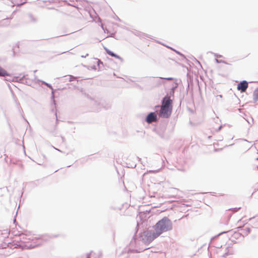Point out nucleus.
Instances as JSON below:
<instances>
[{
    "label": "nucleus",
    "instance_id": "49530a36",
    "mask_svg": "<svg viewBox=\"0 0 258 258\" xmlns=\"http://www.w3.org/2000/svg\"><path fill=\"white\" fill-rule=\"evenodd\" d=\"M257 153L258 154V151L257 152ZM256 160H258V157L256 159Z\"/></svg>",
    "mask_w": 258,
    "mask_h": 258
},
{
    "label": "nucleus",
    "instance_id": "c756f323",
    "mask_svg": "<svg viewBox=\"0 0 258 258\" xmlns=\"http://www.w3.org/2000/svg\"><path fill=\"white\" fill-rule=\"evenodd\" d=\"M61 140H62V143H65V142H66V139H65V138H64V137H63V136H61Z\"/></svg>",
    "mask_w": 258,
    "mask_h": 258
},
{
    "label": "nucleus",
    "instance_id": "a18cd8bd",
    "mask_svg": "<svg viewBox=\"0 0 258 258\" xmlns=\"http://www.w3.org/2000/svg\"><path fill=\"white\" fill-rule=\"evenodd\" d=\"M159 107V105H157V106H156V107Z\"/></svg>",
    "mask_w": 258,
    "mask_h": 258
},
{
    "label": "nucleus",
    "instance_id": "a19ab883",
    "mask_svg": "<svg viewBox=\"0 0 258 258\" xmlns=\"http://www.w3.org/2000/svg\"><path fill=\"white\" fill-rule=\"evenodd\" d=\"M251 119L252 122H253V118H251Z\"/></svg>",
    "mask_w": 258,
    "mask_h": 258
},
{
    "label": "nucleus",
    "instance_id": "0eeeda50",
    "mask_svg": "<svg viewBox=\"0 0 258 258\" xmlns=\"http://www.w3.org/2000/svg\"><path fill=\"white\" fill-rule=\"evenodd\" d=\"M173 101L170 98V96L167 94L162 100L161 107L172 109Z\"/></svg>",
    "mask_w": 258,
    "mask_h": 258
},
{
    "label": "nucleus",
    "instance_id": "e433bc0d",
    "mask_svg": "<svg viewBox=\"0 0 258 258\" xmlns=\"http://www.w3.org/2000/svg\"><path fill=\"white\" fill-rule=\"evenodd\" d=\"M222 126H220L218 128V130L217 131H220L221 130V129L222 128Z\"/></svg>",
    "mask_w": 258,
    "mask_h": 258
},
{
    "label": "nucleus",
    "instance_id": "37998d69",
    "mask_svg": "<svg viewBox=\"0 0 258 258\" xmlns=\"http://www.w3.org/2000/svg\"><path fill=\"white\" fill-rule=\"evenodd\" d=\"M197 61L199 64H200V61H198V60H197Z\"/></svg>",
    "mask_w": 258,
    "mask_h": 258
},
{
    "label": "nucleus",
    "instance_id": "393cba45",
    "mask_svg": "<svg viewBox=\"0 0 258 258\" xmlns=\"http://www.w3.org/2000/svg\"><path fill=\"white\" fill-rule=\"evenodd\" d=\"M113 57L120 59L121 61L123 60L122 58H121L120 56H119L118 55H117L116 53H115V55H114Z\"/></svg>",
    "mask_w": 258,
    "mask_h": 258
},
{
    "label": "nucleus",
    "instance_id": "79ce46f5",
    "mask_svg": "<svg viewBox=\"0 0 258 258\" xmlns=\"http://www.w3.org/2000/svg\"><path fill=\"white\" fill-rule=\"evenodd\" d=\"M219 96L221 98L222 97V96L221 95H220Z\"/></svg>",
    "mask_w": 258,
    "mask_h": 258
},
{
    "label": "nucleus",
    "instance_id": "6ab92c4d",
    "mask_svg": "<svg viewBox=\"0 0 258 258\" xmlns=\"http://www.w3.org/2000/svg\"><path fill=\"white\" fill-rule=\"evenodd\" d=\"M96 59L97 60V66H98L99 69H101L102 67H103V62L101 60H100L98 58H96Z\"/></svg>",
    "mask_w": 258,
    "mask_h": 258
},
{
    "label": "nucleus",
    "instance_id": "2eb2a0df",
    "mask_svg": "<svg viewBox=\"0 0 258 258\" xmlns=\"http://www.w3.org/2000/svg\"><path fill=\"white\" fill-rule=\"evenodd\" d=\"M240 231H241L243 233V235H247L250 232L251 229L249 227H246L244 229H241Z\"/></svg>",
    "mask_w": 258,
    "mask_h": 258
},
{
    "label": "nucleus",
    "instance_id": "de8ad7c7",
    "mask_svg": "<svg viewBox=\"0 0 258 258\" xmlns=\"http://www.w3.org/2000/svg\"><path fill=\"white\" fill-rule=\"evenodd\" d=\"M95 68V66H94V67H93V69H94Z\"/></svg>",
    "mask_w": 258,
    "mask_h": 258
},
{
    "label": "nucleus",
    "instance_id": "2f4dec72",
    "mask_svg": "<svg viewBox=\"0 0 258 258\" xmlns=\"http://www.w3.org/2000/svg\"><path fill=\"white\" fill-rule=\"evenodd\" d=\"M159 171V170H151L150 171V172H152V173H156L157 172H158Z\"/></svg>",
    "mask_w": 258,
    "mask_h": 258
},
{
    "label": "nucleus",
    "instance_id": "3c124183",
    "mask_svg": "<svg viewBox=\"0 0 258 258\" xmlns=\"http://www.w3.org/2000/svg\"><path fill=\"white\" fill-rule=\"evenodd\" d=\"M138 159H139V160H141V158H139V157H138Z\"/></svg>",
    "mask_w": 258,
    "mask_h": 258
},
{
    "label": "nucleus",
    "instance_id": "603ef678",
    "mask_svg": "<svg viewBox=\"0 0 258 258\" xmlns=\"http://www.w3.org/2000/svg\"><path fill=\"white\" fill-rule=\"evenodd\" d=\"M138 159H139V160H141V158H139V157H138Z\"/></svg>",
    "mask_w": 258,
    "mask_h": 258
},
{
    "label": "nucleus",
    "instance_id": "4c0bfd02",
    "mask_svg": "<svg viewBox=\"0 0 258 258\" xmlns=\"http://www.w3.org/2000/svg\"><path fill=\"white\" fill-rule=\"evenodd\" d=\"M148 248H147V247H146V248H142V249H141V251H144V250H146V249H148Z\"/></svg>",
    "mask_w": 258,
    "mask_h": 258
},
{
    "label": "nucleus",
    "instance_id": "f704fd0d",
    "mask_svg": "<svg viewBox=\"0 0 258 258\" xmlns=\"http://www.w3.org/2000/svg\"><path fill=\"white\" fill-rule=\"evenodd\" d=\"M87 56H88V54L87 53L85 55H81V57L82 58H86Z\"/></svg>",
    "mask_w": 258,
    "mask_h": 258
},
{
    "label": "nucleus",
    "instance_id": "9b49d317",
    "mask_svg": "<svg viewBox=\"0 0 258 258\" xmlns=\"http://www.w3.org/2000/svg\"><path fill=\"white\" fill-rule=\"evenodd\" d=\"M20 236L21 240L24 243H27L29 241H34V237H35L34 236L27 235L26 234H21Z\"/></svg>",
    "mask_w": 258,
    "mask_h": 258
},
{
    "label": "nucleus",
    "instance_id": "4468645a",
    "mask_svg": "<svg viewBox=\"0 0 258 258\" xmlns=\"http://www.w3.org/2000/svg\"><path fill=\"white\" fill-rule=\"evenodd\" d=\"M6 76H10L9 73L0 66V77H4Z\"/></svg>",
    "mask_w": 258,
    "mask_h": 258
},
{
    "label": "nucleus",
    "instance_id": "f3484780",
    "mask_svg": "<svg viewBox=\"0 0 258 258\" xmlns=\"http://www.w3.org/2000/svg\"><path fill=\"white\" fill-rule=\"evenodd\" d=\"M86 258H100V256L99 254L90 253V254H87Z\"/></svg>",
    "mask_w": 258,
    "mask_h": 258
},
{
    "label": "nucleus",
    "instance_id": "c03bdc74",
    "mask_svg": "<svg viewBox=\"0 0 258 258\" xmlns=\"http://www.w3.org/2000/svg\"><path fill=\"white\" fill-rule=\"evenodd\" d=\"M217 248H221L222 247V245H221L220 247H217Z\"/></svg>",
    "mask_w": 258,
    "mask_h": 258
},
{
    "label": "nucleus",
    "instance_id": "473e14b6",
    "mask_svg": "<svg viewBox=\"0 0 258 258\" xmlns=\"http://www.w3.org/2000/svg\"><path fill=\"white\" fill-rule=\"evenodd\" d=\"M55 115L56 116V123H57V122H58V119H57V113H56V112L55 113Z\"/></svg>",
    "mask_w": 258,
    "mask_h": 258
},
{
    "label": "nucleus",
    "instance_id": "cd10ccee",
    "mask_svg": "<svg viewBox=\"0 0 258 258\" xmlns=\"http://www.w3.org/2000/svg\"><path fill=\"white\" fill-rule=\"evenodd\" d=\"M214 56L215 57H216L217 58H218V57H222V55H220V54H218L217 53H214Z\"/></svg>",
    "mask_w": 258,
    "mask_h": 258
},
{
    "label": "nucleus",
    "instance_id": "1a4fd4ad",
    "mask_svg": "<svg viewBox=\"0 0 258 258\" xmlns=\"http://www.w3.org/2000/svg\"><path fill=\"white\" fill-rule=\"evenodd\" d=\"M157 114L155 112H151L148 114L145 118V121L148 123H151L152 122H156L158 121Z\"/></svg>",
    "mask_w": 258,
    "mask_h": 258
},
{
    "label": "nucleus",
    "instance_id": "ea45409f",
    "mask_svg": "<svg viewBox=\"0 0 258 258\" xmlns=\"http://www.w3.org/2000/svg\"><path fill=\"white\" fill-rule=\"evenodd\" d=\"M54 148L55 149H56V150H58V151L60 152V150H58V149H56V148Z\"/></svg>",
    "mask_w": 258,
    "mask_h": 258
},
{
    "label": "nucleus",
    "instance_id": "f03ea898",
    "mask_svg": "<svg viewBox=\"0 0 258 258\" xmlns=\"http://www.w3.org/2000/svg\"><path fill=\"white\" fill-rule=\"evenodd\" d=\"M172 227V222L167 217H164L154 226V230L158 236L164 232L171 230Z\"/></svg>",
    "mask_w": 258,
    "mask_h": 258
},
{
    "label": "nucleus",
    "instance_id": "a878e982",
    "mask_svg": "<svg viewBox=\"0 0 258 258\" xmlns=\"http://www.w3.org/2000/svg\"><path fill=\"white\" fill-rule=\"evenodd\" d=\"M45 85H46L47 87H48L49 88H50V89L51 90V91H52V89H53V88H52V85H51L50 84H49V83H45Z\"/></svg>",
    "mask_w": 258,
    "mask_h": 258
},
{
    "label": "nucleus",
    "instance_id": "6e6552de",
    "mask_svg": "<svg viewBox=\"0 0 258 258\" xmlns=\"http://www.w3.org/2000/svg\"><path fill=\"white\" fill-rule=\"evenodd\" d=\"M172 110L171 108L161 107L159 115L160 117L167 118L171 115Z\"/></svg>",
    "mask_w": 258,
    "mask_h": 258
},
{
    "label": "nucleus",
    "instance_id": "f257e3e1",
    "mask_svg": "<svg viewBox=\"0 0 258 258\" xmlns=\"http://www.w3.org/2000/svg\"><path fill=\"white\" fill-rule=\"evenodd\" d=\"M158 237L155 230H146L140 233L139 237H137V235H134L130 242V245L132 246L137 245V241L139 240L145 244H149Z\"/></svg>",
    "mask_w": 258,
    "mask_h": 258
},
{
    "label": "nucleus",
    "instance_id": "b1692460",
    "mask_svg": "<svg viewBox=\"0 0 258 258\" xmlns=\"http://www.w3.org/2000/svg\"><path fill=\"white\" fill-rule=\"evenodd\" d=\"M241 208V207H238V208H232V209H229V210H232L233 212H237L239 209H240Z\"/></svg>",
    "mask_w": 258,
    "mask_h": 258
},
{
    "label": "nucleus",
    "instance_id": "bb28decb",
    "mask_svg": "<svg viewBox=\"0 0 258 258\" xmlns=\"http://www.w3.org/2000/svg\"><path fill=\"white\" fill-rule=\"evenodd\" d=\"M257 190H258V183L254 185V188L253 192H256Z\"/></svg>",
    "mask_w": 258,
    "mask_h": 258
},
{
    "label": "nucleus",
    "instance_id": "5701e85b",
    "mask_svg": "<svg viewBox=\"0 0 258 258\" xmlns=\"http://www.w3.org/2000/svg\"><path fill=\"white\" fill-rule=\"evenodd\" d=\"M174 79L173 78L171 77H168V78H164L162 77V80L164 81V80H173Z\"/></svg>",
    "mask_w": 258,
    "mask_h": 258
},
{
    "label": "nucleus",
    "instance_id": "aec40b11",
    "mask_svg": "<svg viewBox=\"0 0 258 258\" xmlns=\"http://www.w3.org/2000/svg\"><path fill=\"white\" fill-rule=\"evenodd\" d=\"M51 99L52 100L53 103L54 105H55V101L54 100V90L52 89V91H51Z\"/></svg>",
    "mask_w": 258,
    "mask_h": 258
},
{
    "label": "nucleus",
    "instance_id": "412c9836",
    "mask_svg": "<svg viewBox=\"0 0 258 258\" xmlns=\"http://www.w3.org/2000/svg\"><path fill=\"white\" fill-rule=\"evenodd\" d=\"M168 47L169 48H170L171 49L173 50V51H174L177 54H178L180 55V56H182L184 57V55L183 54H182L181 52H180L179 51H177V50H175V49H173V48H171L170 47Z\"/></svg>",
    "mask_w": 258,
    "mask_h": 258
},
{
    "label": "nucleus",
    "instance_id": "ddd939ff",
    "mask_svg": "<svg viewBox=\"0 0 258 258\" xmlns=\"http://www.w3.org/2000/svg\"><path fill=\"white\" fill-rule=\"evenodd\" d=\"M232 237L235 239H240V238H243L244 236L243 235V233H242L241 231L240 232L239 231H235L233 233V235H232Z\"/></svg>",
    "mask_w": 258,
    "mask_h": 258
},
{
    "label": "nucleus",
    "instance_id": "09e8293b",
    "mask_svg": "<svg viewBox=\"0 0 258 258\" xmlns=\"http://www.w3.org/2000/svg\"><path fill=\"white\" fill-rule=\"evenodd\" d=\"M95 68V66H94V67H93V69H94Z\"/></svg>",
    "mask_w": 258,
    "mask_h": 258
},
{
    "label": "nucleus",
    "instance_id": "423d86ee",
    "mask_svg": "<svg viewBox=\"0 0 258 258\" xmlns=\"http://www.w3.org/2000/svg\"><path fill=\"white\" fill-rule=\"evenodd\" d=\"M12 81L19 82L27 85H29L31 83L30 80L28 78L27 75H23L22 76L21 74H20L19 76L14 77L12 79Z\"/></svg>",
    "mask_w": 258,
    "mask_h": 258
},
{
    "label": "nucleus",
    "instance_id": "dca6fc26",
    "mask_svg": "<svg viewBox=\"0 0 258 258\" xmlns=\"http://www.w3.org/2000/svg\"><path fill=\"white\" fill-rule=\"evenodd\" d=\"M253 100L254 102L258 101V87L253 92Z\"/></svg>",
    "mask_w": 258,
    "mask_h": 258
},
{
    "label": "nucleus",
    "instance_id": "9d476101",
    "mask_svg": "<svg viewBox=\"0 0 258 258\" xmlns=\"http://www.w3.org/2000/svg\"><path fill=\"white\" fill-rule=\"evenodd\" d=\"M248 87V82L246 81L243 80L237 85V89L241 92H245Z\"/></svg>",
    "mask_w": 258,
    "mask_h": 258
},
{
    "label": "nucleus",
    "instance_id": "c85d7f7f",
    "mask_svg": "<svg viewBox=\"0 0 258 258\" xmlns=\"http://www.w3.org/2000/svg\"><path fill=\"white\" fill-rule=\"evenodd\" d=\"M215 61L217 63H220V62H225L224 61L219 60L217 58H215Z\"/></svg>",
    "mask_w": 258,
    "mask_h": 258
},
{
    "label": "nucleus",
    "instance_id": "c9c22d12",
    "mask_svg": "<svg viewBox=\"0 0 258 258\" xmlns=\"http://www.w3.org/2000/svg\"><path fill=\"white\" fill-rule=\"evenodd\" d=\"M228 251H227V252H226L224 254H223V256H225L226 255H228Z\"/></svg>",
    "mask_w": 258,
    "mask_h": 258
},
{
    "label": "nucleus",
    "instance_id": "58836bf2",
    "mask_svg": "<svg viewBox=\"0 0 258 258\" xmlns=\"http://www.w3.org/2000/svg\"><path fill=\"white\" fill-rule=\"evenodd\" d=\"M247 122H248L249 124H250V121H249V120H247Z\"/></svg>",
    "mask_w": 258,
    "mask_h": 258
},
{
    "label": "nucleus",
    "instance_id": "7ed1b4c3",
    "mask_svg": "<svg viewBox=\"0 0 258 258\" xmlns=\"http://www.w3.org/2000/svg\"><path fill=\"white\" fill-rule=\"evenodd\" d=\"M57 235H50L48 234L38 235L34 237V241H31L32 242L30 243L29 241L26 243L24 247L27 249L34 248L43 244L45 242H47L52 238L57 237Z\"/></svg>",
    "mask_w": 258,
    "mask_h": 258
},
{
    "label": "nucleus",
    "instance_id": "7c9ffc66",
    "mask_svg": "<svg viewBox=\"0 0 258 258\" xmlns=\"http://www.w3.org/2000/svg\"><path fill=\"white\" fill-rule=\"evenodd\" d=\"M37 81H38V82H41V83H42V84H44V85H45V83H46V82H45V81H41V80H38Z\"/></svg>",
    "mask_w": 258,
    "mask_h": 258
},
{
    "label": "nucleus",
    "instance_id": "20e7f679",
    "mask_svg": "<svg viewBox=\"0 0 258 258\" xmlns=\"http://www.w3.org/2000/svg\"><path fill=\"white\" fill-rule=\"evenodd\" d=\"M156 134L162 139L164 140H169L173 133V127L170 130H167L166 125L165 124H160V125L155 129Z\"/></svg>",
    "mask_w": 258,
    "mask_h": 258
},
{
    "label": "nucleus",
    "instance_id": "4be33fe9",
    "mask_svg": "<svg viewBox=\"0 0 258 258\" xmlns=\"http://www.w3.org/2000/svg\"><path fill=\"white\" fill-rule=\"evenodd\" d=\"M66 77H68L69 78V81L70 82L73 81L76 79V77L72 75H68Z\"/></svg>",
    "mask_w": 258,
    "mask_h": 258
},
{
    "label": "nucleus",
    "instance_id": "a211bd4d",
    "mask_svg": "<svg viewBox=\"0 0 258 258\" xmlns=\"http://www.w3.org/2000/svg\"><path fill=\"white\" fill-rule=\"evenodd\" d=\"M104 49L105 50L106 53L110 56L113 57L114 55H115V53H114L113 51H111L110 50L108 49L106 47H104Z\"/></svg>",
    "mask_w": 258,
    "mask_h": 258
},
{
    "label": "nucleus",
    "instance_id": "8fccbe9b",
    "mask_svg": "<svg viewBox=\"0 0 258 258\" xmlns=\"http://www.w3.org/2000/svg\"><path fill=\"white\" fill-rule=\"evenodd\" d=\"M95 68V66H94V67H93V69H94Z\"/></svg>",
    "mask_w": 258,
    "mask_h": 258
},
{
    "label": "nucleus",
    "instance_id": "39448f33",
    "mask_svg": "<svg viewBox=\"0 0 258 258\" xmlns=\"http://www.w3.org/2000/svg\"><path fill=\"white\" fill-rule=\"evenodd\" d=\"M149 83L153 87H159L164 84V81L162 80V77H149L147 79Z\"/></svg>",
    "mask_w": 258,
    "mask_h": 258
},
{
    "label": "nucleus",
    "instance_id": "f8f14e48",
    "mask_svg": "<svg viewBox=\"0 0 258 258\" xmlns=\"http://www.w3.org/2000/svg\"><path fill=\"white\" fill-rule=\"evenodd\" d=\"M178 86V84L176 82H174L172 84V87L170 89V91L169 92V95L170 96V97L171 96H174L175 90L177 89Z\"/></svg>",
    "mask_w": 258,
    "mask_h": 258
},
{
    "label": "nucleus",
    "instance_id": "72a5a7b5",
    "mask_svg": "<svg viewBox=\"0 0 258 258\" xmlns=\"http://www.w3.org/2000/svg\"><path fill=\"white\" fill-rule=\"evenodd\" d=\"M226 232H226V231L222 232L220 233L219 234H218L216 236H219L220 235H221V234H223V233H226Z\"/></svg>",
    "mask_w": 258,
    "mask_h": 258
}]
</instances>
